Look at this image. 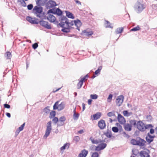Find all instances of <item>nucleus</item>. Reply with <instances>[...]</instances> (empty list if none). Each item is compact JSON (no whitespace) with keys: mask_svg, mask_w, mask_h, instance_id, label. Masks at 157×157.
Masks as SVG:
<instances>
[{"mask_svg":"<svg viewBox=\"0 0 157 157\" xmlns=\"http://www.w3.org/2000/svg\"><path fill=\"white\" fill-rule=\"evenodd\" d=\"M113 97V95L112 94H110L107 99V101L108 102H109L111 101Z\"/></svg>","mask_w":157,"mask_h":157,"instance_id":"a18cd8bd","label":"nucleus"},{"mask_svg":"<svg viewBox=\"0 0 157 157\" xmlns=\"http://www.w3.org/2000/svg\"><path fill=\"white\" fill-rule=\"evenodd\" d=\"M130 125H133L135 127L137 125L136 121L135 120H131L130 121Z\"/></svg>","mask_w":157,"mask_h":157,"instance_id":"473e14b6","label":"nucleus"},{"mask_svg":"<svg viewBox=\"0 0 157 157\" xmlns=\"http://www.w3.org/2000/svg\"><path fill=\"white\" fill-rule=\"evenodd\" d=\"M79 117V114L78 113H74L73 114V119L74 120H77L78 119Z\"/></svg>","mask_w":157,"mask_h":157,"instance_id":"c9c22d12","label":"nucleus"},{"mask_svg":"<svg viewBox=\"0 0 157 157\" xmlns=\"http://www.w3.org/2000/svg\"><path fill=\"white\" fill-rule=\"evenodd\" d=\"M101 116V113L100 112H98L94 114L93 115V120H97L100 118Z\"/></svg>","mask_w":157,"mask_h":157,"instance_id":"a211bd4d","label":"nucleus"},{"mask_svg":"<svg viewBox=\"0 0 157 157\" xmlns=\"http://www.w3.org/2000/svg\"><path fill=\"white\" fill-rule=\"evenodd\" d=\"M101 150V149L100 148V147L99 146V145H98L97 146L95 147V151H99Z\"/></svg>","mask_w":157,"mask_h":157,"instance_id":"13d9d810","label":"nucleus"},{"mask_svg":"<svg viewBox=\"0 0 157 157\" xmlns=\"http://www.w3.org/2000/svg\"><path fill=\"white\" fill-rule=\"evenodd\" d=\"M65 12L66 13V16L68 18L72 19H74V18L73 15V14L71 13L68 11H66Z\"/></svg>","mask_w":157,"mask_h":157,"instance_id":"bb28decb","label":"nucleus"},{"mask_svg":"<svg viewBox=\"0 0 157 157\" xmlns=\"http://www.w3.org/2000/svg\"><path fill=\"white\" fill-rule=\"evenodd\" d=\"M140 29V27L139 26H137L134 27L130 30L131 31H136L139 30Z\"/></svg>","mask_w":157,"mask_h":157,"instance_id":"4c0bfd02","label":"nucleus"},{"mask_svg":"<svg viewBox=\"0 0 157 157\" xmlns=\"http://www.w3.org/2000/svg\"><path fill=\"white\" fill-rule=\"evenodd\" d=\"M89 140H90L92 144H97L99 143L103 142V141L100 139L97 140L94 139L92 136L90 137Z\"/></svg>","mask_w":157,"mask_h":157,"instance_id":"2eb2a0df","label":"nucleus"},{"mask_svg":"<svg viewBox=\"0 0 157 157\" xmlns=\"http://www.w3.org/2000/svg\"><path fill=\"white\" fill-rule=\"evenodd\" d=\"M47 1V0H37L36 2V4L40 6H44Z\"/></svg>","mask_w":157,"mask_h":157,"instance_id":"f3484780","label":"nucleus"},{"mask_svg":"<svg viewBox=\"0 0 157 157\" xmlns=\"http://www.w3.org/2000/svg\"><path fill=\"white\" fill-rule=\"evenodd\" d=\"M73 140L76 143L78 142L80 140V138L78 136H75L74 137Z\"/></svg>","mask_w":157,"mask_h":157,"instance_id":"603ef678","label":"nucleus"},{"mask_svg":"<svg viewBox=\"0 0 157 157\" xmlns=\"http://www.w3.org/2000/svg\"><path fill=\"white\" fill-rule=\"evenodd\" d=\"M75 20L71 21V22H69L68 20L67 23V25L68 26H69V28H71L70 26L73 25L75 24Z\"/></svg>","mask_w":157,"mask_h":157,"instance_id":"7c9ffc66","label":"nucleus"},{"mask_svg":"<svg viewBox=\"0 0 157 157\" xmlns=\"http://www.w3.org/2000/svg\"><path fill=\"white\" fill-rule=\"evenodd\" d=\"M63 28L61 29V31L64 33H68L70 32V28L67 26V27H63Z\"/></svg>","mask_w":157,"mask_h":157,"instance_id":"b1692460","label":"nucleus"},{"mask_svg":"<svg viewBox=\"0 0 157 157\" xmlns=\"http://www.w3.org/2000/svg\"><path fill=\"white\" fill-rule=\"evenodd\" d=\"M98 126L101 129H104L106 126L105 121L103 120H100L98 122Z\"/></svg>","mask_w":157,"mask_h":157,"instance_id":"f8f14e48","label":"nucleus"},{"mask_svg":"<svg viewBox=\"0 0 157 157\" xmlns=\"http://www.w3.org/2000/svg\"><path fill=\"white\" fill-rule=\"evenodd\" d=\"M150 151L148 149H146L145 150L141 151L139 153L140 156L141 157H150L149 154Z\"/></svg>","mask_w":157,"mask_h":157,"instance_id":"39448f33","label":"nucleus"},{"mask_svg":"<svg viewBox=\"0 0 157 157\" xmlns=\"http://www.w3.org/2000/svg\"><path fill=\"white\" fill-rule=\"evenodd\" d=\"M27 20L30 23L33 24H38L39 20L36 18H32L28 16L26 18Z\"/></svg>","mask_w":157,"mask_h":157,"instance_id":"0eeeda50","label":"nucleus"},{"mask_svg":"<svg viewBox=\"0 0 157 157\" xmlns=\"http://www.w3.org/2000/svg\"><path fill=\"white\" fill-rule=\"evenodd\" d=\"M83 33L84 35L87 36H91L93 34V33L92 31H87L86 30H84L83 31Z\"/></svg>","mask_w":157,"mask_h":157,"instance_id":"a878e982","label":"nucleus"},{"mask_svg":"<svg viewBox=\"0 0 157 157\" xmlns=\"http://www.w3.org/2000/svg\"><path fill=\"white\" fill-rule=\"evenodd\" d=\"M56 6V2L52 0H49L46 3V6L47 8L50 9Z\"/></svg>","mask_w":157,"mask_h":157,"instance_id":"1a4fd4ad","label":"nucleus"},{"mask_svg":"<svg viewBox=\"0 0 157 157\" xmlns=\"http://www.w3.org/2000/svg\"><path fill=\"white\" fill-rule=\"evenodd\" d=\"M124 97L123 95L118 96L117 98L116 103L117 105L118 106H121L123 102Z\"/></svg>","mask_w":157,"mask_h":157,"instance_id":"6e6552de","label":"nucleus"},{"mask_svg":"<svg viewBox=\"0 0 157 157\" xmlns=\"http://www.w3.org/2000/svg\"><path fill=\"white\" fill-rule=\"evenodd\" d=\"M70 146V144L69 143H66L64 144L63 146L62 147H60V150H64L66 148H67L68 149Z\"/></svg>","mask_w":157,"mask_h":157,"instance_id":"5701e85b","label":"nucleus"},{"mask_svg":"<svg viewBox=\"0 0 157 157\" xmlns=\"http://www.w3.org/2000/svg\"><path fill=\"white\" fill-rule=\"evenodd\" d=\"M100 71L98 70H96L94 73L95 75H96L97 76H98L100 74Z\"/></svg>","mask_w":157,"mask_h":157,"instance_id":"338daca9","label":"nucleus"},{"mask_svg":"<svg viewBox=\"0 0 157 157\" xmlns=\"http://www.w3.org/2000/svg\"><path fill=\"white\" fill-rule=\"evenodd\" d=\"M83 82L80 81L77 84V87L78 89H80L82 86Z\"/></svg>","mask_w":157,"mask_h":157,"instance_id":"58836bf2","label":"nucleus"},{"mask_svg":"<svg viewBox=\"0 0 157 157\" xmlns=\"http://www.w3.org/2000/svg\"><path fill=\"white\" fill-rule=\"evenodd\" d=\"M56 9L55 8H53L49 10L48 12V13H52L53 14H56Z\"/></svg>","mask_w":157,"mask_h":157,"instance_id":"c756f323","label":"nucleus"},{"mask_svg":"<svg viewBox=\"0 0 157 157\" xmlns=\"http://www.w3.org/2000/svg\"><path fill=\"white\" fill-rule=\"evenodd\" d=\"M88 77H89V76L87 74L83 78H82L81 79L80 81H82V82H83L85 80H87V78H88Z\"/></svg>","mask_w":157,"mask_h":157,"instance_id":"09e8293b","label":"nucleus"},{"mask_svg":"<svg viewBox=\"0 0 157 157\" xmlns=\"http://www.w3.org/2000/svg\"><path fill=\"white\" fill-rule=\"evenodd\" d=\"M25 125V123H24L22 125H21L20 127L18 128L17 129L20 132L22 131L24 129Z\"/></svg>","mask_w":157,"mask_h":157,"instance_id":"ea45409f","label":"nucleus"},{"mask_svg":"<svg viewBox=\"0 0 157 157\" xmlns=\"http://www.w3.org/2000/svg\"><path fill=\"white\" fill-rule=\"evenodd\" d=\"M88 152L87 150L84 149L81 151L80 153L78 155V157H86Z\"/></svg>","mask_w":157,"mask_h":157,"instance_id":"4468645a","label":"nucleus"},{"mask_svg":"<svg viewBox=\"0 0 157 157\" xmlns=\"http://www.w3.org/2000/svg\"><path fill=\"white\" fill-rule=\"evenodd\" d=\"M112 130L114 132L117 133L118 132L119 129L117 127H113L112 128Z\"/></svg>","mask_w":157,"mask_h":157,"instance_id":"a19ab883","label":"nucleus"},{"mask_svg":"<svg viewBox=\"0 0 157 157\" xmlns=\"http://www.w3.org/2000/svg\"><path fill=\"white\" fill-rule=\"evenodd\" d=\"M51 121L47 123V128L45 131V134L44 136V137L46 138L49 135L52 129Z\"/></svg>","mask_w":157,"mask_h":157,"instance_id":"7ed1b4c3","label":"nucleus"},{"mask_svg":"<svg viewBox=\"0 0 157 157\" xmlns=\"http://www.w3.org/2000/svg\"><path fill=\"white\" fill-rule=\"evenodd\" d=\"M43 11V8L40 6H35L33 10V13H34L37 17L41 18L42 15V13Z\"/></svg>","mask_w":157,"mask_h":157,"instance_id":"f03ea898","label":"nucleus"},{"mask_svg":"<svg viewBox=\"0 0 157 157\" xmlns=\"http://www.w3.org/2000/svg\"><path fill=\"white\" fill-rule=\"evenodd\" d=\"M59 21L60 22L59 23V25L61 27H63L65 23L67 24L68 21L67 18L65 16H61L59 18Z\"/></svg>","mask_w":157,"mask_h":157,"instance_id":"20e7f679","label":"nucleus"},{"mask_svg":"<svg viewBox=\"0 0 157 157\" xmlns=\"http://www.w3.org/2000/svg\"><path fill=\"white\" fill-rule=\"evenodd\" d=\"M4 107L5 108H6L7 109H9L10 108V105L7 104H5L4 105Z\"/></svg>","mask_w":157,"mask_h":157,"instance_id":"69168bd1","label":"nucleus"},{"mask_svg":"<svg viewBox=\"0 0 157 157\" xmlns=\"http://www.w3.org/2000/svg\"><path fill=\"white\" fill-rule=\"evenodd\" d=\"M58 120L59 119L58 117H54L52 120V121H53L54 124H56L58 122Z\"/></svg>","mask_w":157,"mask_h":157,"instance_id":"de8ad7c7","label":"nucleus"},{"mask_svg":"<svg viewBox=\"0 0 157 157\" xmlns=\"http://www.w3.org/2000/svg\"><path fill=\"white\" fill-rule=\"evenodd\" d=\"M146 119L147 121H151L152 119V117L150 115H147L146 116Z\"/></svg>","mask_w":157,"mask_h":157,"instance_id":"864d4df0","label":"nucleus"},{"mask_svg":"<svg viewBox=\"0 0 157 157\" xmlns=\"http://www.w3.org/2000/svg\"><path fill=\"white\" fill-rule=\"evenodd\" d=\"M144 145L145 144H144V143L141 142L140 141H138L137 145H139V146H144Z\"/></svg>","mask_w":157,"mask_h":157,"instance_id":"6e6d98bb","label":"nucleus"},{"mask_svg":"<svg viewBox=\"0 0 157 157\" xmlns=\"http://www.w3.org/2000/svg\"><path fill=\"white\" fill-rule=\"evenodd\" d=\"M138 141L135 139H132L131 140V143L133 145H137Z\"/></svg>","mask_w":157,"mask_h":157,"instance_id":"37998d69","label":"nucleus"},{"mask_svg":"<svg viewBox=\"0 0 157 157\" xmlns=\"http://www.w3.org/2000/svg\"><path fill=\"white\" fill-rule=\"evenodd\" d=\"M6 57L7 59H10L11 56V53L10 52H7L6 53Z\"/></svg>","mask_w":157,"mask_h":157,"instance_id":"79ce46f5","label":"nucleus"},{"mask_svg":"<svg viewBox=\"0 0 157 157\" xmlns=\"http://www.w3.org/2000/svg\"><path fill=\"white\" fill-rule=\"evenodd\" d=\"M38 47V44L37 43H36L33 44V48L34 49H36Z\"/></svg>","mask_w":157,"mask_h":157,"instance_id":"bf43d9fd","label":"nucleus"},{"mask_svg":"<svg viewBox=\"0 0 157 157\" xmlns=\"http://www.w3.org/2000/svg\"><path fill=\"white\" fill-rule=\"evenodd\" d=\"M59 102L58 101H57L56 102H55L53 106V109L55 110L56 109H57L58 110Z\"/></svg>","mask_w":157,"mask_h":157,"instance_id":"f704fd0d","label":"nucleus"},{"mask_svg":"<svg viewBox=\"0 0 157 157\" xmlns=\"http://www.w3.org/2000/svg\"><path fill=\"white\" fill-rule=\"evenodd\" d=\"M39 23H40V25L41 26L47 29H52V27L50 24H49L48 22L47 21L42 20L39 22Z\"/></svg>","mask_w":157,"mask_h":157,"instance_id":"423d86ee","label":"nucleus"},{"mask_svg":"<svg viewBox=\"0 0 157 157\" xmlns=\"http://www.w3.org/2000/svg\"><path fill=\"white\" fill-rule=\"evenodd\" d=\"M18 2L21 3V5L23 7H26V4L24 0H18Z\"/></svg>","mask_w":157,"mask_h":157,"instance_id":"e433bc0d","label":"nucleus"},{"mask_svg":"<svg viewBox=\"0 0 157 157\" xmlns=\"http://www.w3.org/2000/svg\"><path fill=\"white\" fill-rule=\"evenodd\" d=\"M99 156L98 153L97 152H94L92 153L91 157H98Z\"/></svg>","mask_w":157,"mask_h":157,"instance_id":"49530a36","label":"nucleus"},{"mask_svg":"<svg viewBox=\"0 0 157 157\" xmlns=\"http://www.w3.org/2000/svg\"><path fill=\"white\" fill-rule=\"evenodd\" d=\"M123 30V28L122 27L118 28L115 31L116 34H119L121 33Z\"/></svg>","mask_w":157,"mask_h":157,"instance_id":"c85d7f7f","label":"nucleus"},{"mask_svg":"<svg viewBox=\"0 0 157 157\" xmlns=\"http://www.w3.org/2000/svg\"><path fill=\"white\" fill-rule=\"evenodd\" d=\"M117 119L118 121L121 124H124L126 120L124 117L120 114H118L117 116Z\"/></svg>","mask_w":157,"mask_h":157,"instance_id":"ddd939ff","label":"nucleus"},{"mask_svg":"<svg viewBox=\"0 0 157 157\" xmlns=\"http://www.w3.org/2000/svg\"><path fill=\"white\" fill-rule=\"evenodd\" d=\"M75 25L77 27V29L78 30H79V27L82 25V23L78 19L76 20H75Z\"/></svg>","mask_w":157,"mask_h":157,"instance_id":"6ab92c4d","label":"nucleus"},{"mask_svg":"<svg viewBox=\"0 0 157 157\" xmlns=\"http://www.w3.org/2000/svg\"><path fill=\"white\" fill-rule=\"evenodd\" d=\"M65 107V104L64 103L62 102L58 106V110L61 111Z\"/></svg>","mask_w":157,"mask_h":157,"instance_id":"4be33fe9","label":"nucleus"},{"mask_svg":"<svg viewBox=\"0 0 157 157\" xmlns=\"http://www.w3.org/2000/svg\"><path fill=\"white\" fill-rule=\"evenodd\" d=\"M106 23L105 24H107V25H106V28H112V27H111L110 26V22L108 21H106Z\"/></svg>","mask_w":157,"mask_h":157,"instance_id":"680f3d73","label":"nucleus"},{"mask_svg":"<svg viewBox=\"0 0 157 157\" xmlns=\"http://www.w3.org/2000/svg\"><path fill=\"white\" fill-rule=\"evenodd\" d=\"M104 135L107 137L111 138L112 136L111 131L110 130L107 129L106 132L104 133Z\"/></svg>","mask_w":157,"mask_h":157,"instance_id":"412c9836","label":"nucleus"},{"mask_svg":"<svg viewBox=\"0 0 157 157\" xmlns=\"http://www.w3.org/2000/svg\"><path fill=\"white\" fill-rule=\"evenodd\" d=\"M56 115V112L55 111H52L50 113L49 117L50 118L54 117Z\"/></svg>","mask_w":157,"mask_h":157,"instance_id":"72a5a7b5","label":"nucleus"},{"mask_svg":"<svg viewBox=\"0 0 157 157\" xmlns=\"http://www.w3.org/2000/svg\"><path fill=\"white\" fill-rule=\"evenodd\" d=\"M49 107L48 106L46 107L44 109V111L46 113H48L50 111V110L49 109Z\"/></svg>","mask_w":157,"mask_h":157,"instance_id":"8fccbe9b","label":"nucleus"},{"mask_svg":"<svg viewBox=\"0 0 157 157\" xmlns=\"http://www.w3.org/2000/svg\"><path fill=\"white\" fill-rule=\"evenodd\" d=\"M154 132V130L153 128H151L150 131V134H153Z\"/></svg>","mask_w":157,"mask_h":157,"instance_id":"774afa93","label":"nucleus"},{"mask_svg":"<svg viewBox=\"0 0 157 157\" xmlns=\"http://www.w3.org/2000/svg\"><path fill=\"white\" fill-rule=\"evenodd\" d=\"M48 20L50 22H54L56 20V17L53 15L49 14L47 17Z\"/></svg>","mask_w":157,"mask_h":157,"instance_id":"dca6fc26","label":"nucleus"},{"mask_svg":"<svg viewBox=\"0 0 157 157\" xmlns=\"http://www.w3.org/2000/svg\"><path fill=\"white\" fill-rule=\"evenodd\" d=\"M123 114L125 117H129L132 114V113L131 112H128L127 110H124L123 112Z\"/></svg>","mask_w":157,"mask_h":157,"instance_id":"393cba45","label":"nucleus"},{"mask_svg":"<svg viewBox=\"0 0 157 157\" xmlns=\"http://www.w3.org/2000/svg\"><path fill=\"white\" fill-rule=\"evenodd\" d=\"M59 121H61L64 123V121L66 120V118L64 116H62L59 118Z\"/></svg>","mask_w":157,"mask_h":157,"instance_id":"3c124183","label":"nucleus"},{"mask_svg":"<svg viewBox=\"0 0 157 157\" xmlns=\"http://www.w3.org/2000/svg\"><path fill=\"white\" fill-rule=\"evenodd\" d=\"M124 128L125 130L128 131H130L132 130V126L129 124H125L124 125Z\"/></svg>","mask_w":157,"mask_h":157,"instance_id":"aec40b11","label":"nucleus"},{"mask_svg":"<svg viewBox=\"0 0 157 157\" xmlns=\"http://www.w3.org/2000/svg\"><path fill=\"white\" fill-rule=\"evenodd\" d=\"M136 126L137 128L141 131H144L145 130L144 124L141 121L137 122Z\"/></svg>","mask_w":157,"mask_h":157,"instance_id":"9d476101","label":"nucleus"},{"mask_svg":"<svg viewBox=\"0 0 157 157\" xmlns=\"http://www.w3.org/2000/svg\"><path fill=\"white\" fill-rule=\"evenodd\" d=\"M63 124H64V123H63L62 122H61V121H59V120H58V123H57V125L58 126H60L62 125H63Z\"/></svg>","mask_w":157,"mask_h":157,"instance_id":"e2e57ef3","label":"nucleus"},{"mask_svg":"<svg viewBox=\"0 0 157 157\" xmlns=\"http://www.w3.org/2000/svg\"><path fill=\"white\" fill-rule=\"evenodd\" d=\"M100 147V148L102 150L106 147L107 146V144L105 143H102L100 144H98Z\"/></svg>","mask_w":157,"mask_h":157,"instance_id":"2f4dec72","label":"nucleus"},{"mask_svg":"<svg viewBox=\"0 0 157 157\" xmlns=\"http://www.w3.org/2000/svg\"><path fill=\"white\" fill-rule=\"evenodd\" d=\"M56 14L58 16H61L62 14V11L59 8L56 9Z\"/></svg>","mask_w":157,"mask_h":157,"instance_id":"cd10ccee","label":"nucleus"},{"mask_svg":"<svg viewBox=\"0 0 157 157\" xmlns=\"http://www.w3.org/2000/svg\"><path fill=\"white\" fill-rule=\"evenodd\" d=\"M155 137V136H152L150 134V133L148 132L147 133V135L146 137V141L149 144L153 141Z\"/></svg>","mask_w":157,"mask_h":157,"instance_id":"9b49d317","label":"nucleus"},{"mask_svg":"<svg viewBox=\"0 0 157 157\" xmlns=\"http://www.w3.org/2000/svg\"><path fill=\"white\" fill-rule=\"evenodd\" d=\"M146 7L145 4L142 2L138 1L135 4L134 9L135 11L137 13H140L142 12Z\"/></svg>","mask_w":157,"mask_h":157,"instance_id":"f257e3e1","label":"nucleus"},{"mask_svg":"<svg viewBox=\"0 0 157 157\" xmlns=\"http://www.w3.org/2000/svg\"><path fill=\"white\" fill-rule=\"evenodd\" d=\"M20 132V131L17 129L15 132L14 137H16L17 136Z\"/></svg>","mask_w":157,"mask_h":157,"instance_id":"0e129e2a","label":"nucleus"},{"mask_svg":"<svg viewBox=\"0 0 157 157\" xmlns=\"http://www.w3.org/2000/svg\"><path fill=\"white\" fill-rule=\"evenodd\" d=\"M107 116L109 117H111L115 115L114 113L113 112H111L108 113L107 114Z\"/></svg>","mask_w":157,"mask_h":157,"instance_id":"5fc2aeb1","label":"nucleus"},{"mask_svg":"<svg viewBox=\"0 0 157 157\" xmlns=\"http://www.w3.org/2000/svg\"><path fill=\"white\" fill-rule=\"evenodd\" d=\"M90 97L92 99H96L98 98V96L96 94H91L90 95Z\"/></svg>","mask_w":157,"mask_h":157,"instance_id":"c03bdc74","label":"nucleus"},{"mask_svg":"<svg viewBox=\"0 0 157 157\" xmlns=\"http://www.w3.org/2000/svg\"><path fill=\"white\" fill-rule=\"evenodd\" d=\"M33 7V6L32 4H29L27 6V9L29 10H31Z\"/></svg>","mask_w":157,"mask_h":157,"instance_id":"4d7b16f0","label":"nucleus"},{"mask_svg":"<svg viewBox=\"0 0 157 157\" xmlns=\"http://www.w3.org/2000/svg\"><path fill=\"white\" fill-rule=\"evenodd\" d=\"M153 126L151 124H148L146 125V126H145V129H147L150 128H152Z\"/></svg>","mask_w":157,"mask_h":157,"instance_id":"052dcab7","label":"nucleus"}]
</instances>
